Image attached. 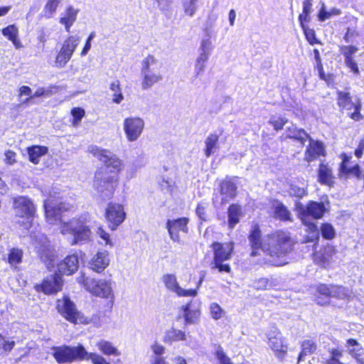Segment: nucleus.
<instances>
[{
  "instance_id": "obj_13",
  "label": "nucleus",
  "mask_w": 364,
  "mask_h": 364,
  "mask_svg": "<svg viewBox=\"0 0 364 364\" xmlns=\"http://www.w3.org/2000/svg\"><path fill=\"white\" fill-rule=\"evenodd\" d=\"M126 218V213L123 205L118 203H110L107 205L105 212V218L109 228L114 230L122 224Z\"/></svg>"
},
{
  "instance_id": "obj_16",
  "label": "nucleus",
  "mask_w": 364,
  "mask_h": 364,
  "mask_svg": "<svg viewBox=\"0 0 364 364\" xmlns=\"http://www.w3.org/2000/svg\"><path fill=\"white\" fill-rule=\"evenodd\" d=\"M237 177L227 176L219 183V191L223 203L233 199L237 196Z\"/></svg>"
},
{
  "instance_id": "obj_15",
  "label": "nucleus",
  "mask_w": 364,
  "mask_h": 364,
  "mask_svg": "<svg viewBox=\"0 0 364 364\" xmlns=\"http://www.w3.org/2000/svg\"><path fill=\"white\" fill-rule=\"evenodd\" d=\"M88 284L89 291L92 294L102 298L114 297L112 284L110 280L106 279H93L90 280Z\"/></svg>"
},
{
  "instance_id": "obj_11",
  "label": "nucleus",
  "mask_w": 364,
  "mask_h": 364,
  "mask_svg": "<svg viewBox=\"0 0 364 364\" xmlns=\"http://www.w3.org/2000/svg\"><path fill=\"white\" fill-rule=\"evenodd\" d=\"M145 123L139 117L125 118L123 122V129L128 141L134 142L138 140L144 129Z\"/></svg>"
},
{
  "instance_id": "obj_2",
  "label": "nucleus",
  "mask_w": 364,
  "mask_h": 364,
  "mask_svg": "<svg viewBox=\"0 0 364 364\" xmlns=\"http://www.w3.org/2000/svg\"><path fill=\"white\" fill-rule=\"evenodd\" d=\"M61 233L70 235L73 237L70 242L72 245H82L90 241L92 232L82 218H73L61 225Z\"/></svg>"
},
{
  "instance_id": "obj_39",
  "label": "nucleus",
  "mask_w": 364,
  "mask_h": 364,
  "mask_svg": "<svg viewBox=\"0 0 364 364\" xmlns=\"http://www.w3.org/2000/svg\"><path fill=\"white\" fill-rule=\"evenodd\" d=\"M219 136L216 134H209L205 140V155L210 157L214 151L218 149Z\"/></svg>"
},
{
  "instance_id": "obj_54",
  "label": "nucleus",
  "mask_w": 364,
  "mask_h": 364,
  "mask_svg": "<svg viewBox=\"0 0 364 364\" xmlns=\"http://www.w3.org/2000/svg\"><path fill=\"white\" fill-rule=\"evenodd\" d=\"M340 14V11L337 9H332L331 11H326L323 5L322 6L319 13L318 14V18L320 21H323L330 18L333 16H337Z\"/></svg>"
},
{
  "instance_id": "obj_19",
  "label": "nucleus",
  "mask_w": 364,
  "mask_h": 364,
  "mask_svg": "<svg viewBox=\"0 0 364 364\" xmlns=\"http://www.w3.org/2000/svg\"><path fill=\"white\" fill-rule=\"evenodd\" d=\"M41 237L43 244L40 247H36L37 252L47 268L51 270V268H53L57 262V257L53 252V250L49 247L46 237L44 235H42Z\"/></svg>"
},
{
  "instance_id": "obj_6",
  "label": "nucleus",
  "mask_w": 364,
  "mask_h": 364,
  "mask_svg": "<svg viewBox=\"0 0 364 364\" xmlns=\"http://www.w3.org/2000/svg\"><path fill=\"white\" fill-rule=\"evenodd\" d=\"M213 250L214 257L211 263V269H218L220 272H230L231 268L228 264L223 262L229 260L231 257L233 249V242L220 243L215 242L211 245Z\"/></svg>"
},
{
  "instance_id": "obj_26",
  "label": "nucleus",
  "mask_w": 364,
  "mask_h": 364,
  "mask_svg": "<svg viewBox=\"0 0 364 364\" xmlns=\"http://www.w3.org/2000/svg\"><path fill=\"white\" fill-rule=\"evenodd\" d=\"M261 230L257 225L253 227L249 235V241L252 248L251 256L255 257L257 255V251L262 250L263 252L264 238H261Z\"/></svg>"
},
{
  "instance_id": "obj_51",
  "label": "nucleus",
  "mask_w": 364,
  "mask_h": 364,
  "mask_svg": "<svg viewBox=\"0 0 364 364\" xmlns=\"http://www.w3.org/2000/svg\"><path fill=\"white\" fill-rule=\"evenodd\" d=\"M322 237L326 240H332L336 236V230L330 223H323L321 227Z\"/></svg>"
},
{
  "instance_id": "obj_59",
  "label": "nucleus",
  "mask_w": 364,
  "mask_h": 364,
  "mask_svg": "<svg viewBox=\"0 0 364 364\" xmlns=\"http://www.w3.org/2000/svg\"><path fill=\"white\" fill-rule=\"evenodd\" d=\"M85 360H90L93 364H110L105 358L94 353L87 352Z\"/></svg>"
},
{
  "instance_id": "obj_35",
  "label": "nucleus",
  "mask_w": 364,
  "mask_h": 364,
  "mask_svg": "<svg viewBox=\"0 0 364 364\" xmlns=\"http://www.w3.org/2000/svg\"><path fill=\"white\" fill-rule=\"evenodd\" d=\"M349 161V158L345 155L343 161L340 165V171L348 176H355L358 178H360L361 171L358 164H355L352 167H348L347 163Z\"/></svg>"
},
{
  "instance_id": "obj_47",
  "label": "nucleus",
  "mask_w": 364,
  "mask_h": 364,
  "mask_svg": "<svg viewBox=\"0 0 364 364\" xmlns=\"http://www.w3.org/2000/svg\"><path fill=\"white\" fill-rule=\"evenodd\" d=\"M79 9H75L73 6H69L65 11L60 23H73L76 21Z\"/></svg>"
},
{
  "instance_id": "obj_34",
  "label": "nucleus",
  "mask_w": 364,
  "mask_h": 364,
  "mask_svg": "<svg viewBox=\"0 0 364 364\" xmlns=\"http://www.w3.org/2000/svg\"><path fill=\"white\" fill-rule=\"evenodd\" d=\"M346 348L348 353L356 359L358 363L364 364V359L360 358L363 348L356 340L353 338L347 340Z\"/></svg>"
},
{
  "instance_id": "obj_61",
  "label": "nucleus",
  "mask_w": 364,
  "mask_h": 364,
  "mask_svg": "<svg viewBox=\"0 0 364 364\" xmlns=\"http://www.w3.org/2000/svg\"><path fill=\"white\" fill-rule=\"evenodd\" d=\"M210 314L215 320H218L222 317L223 311L221 307L216 303H213L210 306Z\"/></svg>"
},
{
  "instance_id": "obj_52",
  "label": "nucleus",
  "mask_w": 364,
  "mask_h": 364,
  "mask_svg": "<svg viewBox=\"0 0 364 364\" xmlns=\"http://www.w3.org/2000/svg\"><path fill=\"white\" fill-rule=\"evenodd\" d=\"M358 48L353 46H342L340 52L345 58V62L354 60L353 55L358 51Z\"/></svg>"
},
{
  "instance_id": "obj_37",
  "label": "nucleus",
  "mask_w": 364,
  "mask_h": 364,
  "mask_svg": "<svg viewBox=\"0 0 364 364\" xmlns=\"http://www.w3.org/2000/svg\"><path fill=\"white\" fill-rule=\"evenodd\" d=\"M318 181L325 185H329L332 181V171L327 164L321 163L318 171Z\"/></svg>"
},
{
  "instance_id": "obj_48",
  "label": "nucleus",
  "mask_w": 364,
  "mask_h": 364,
  "mask_svg": "<svg viewBox=\"0 0 364 364\" xmlns=\"http://www.w3.org/2000/svg\"><path fill=\"white\" fill-rule=\"evenodd\" d=\"M186 339V335L185 332L181 330L172 328L166 333V340L170 342L185 341Z\"/></svg>"
},
{
  "instance_id": "obj_17",
  "label": "nucleus",
  "mask_w": 364,
  "mask_h": 364,
  "mask_svg": "<svg viewBox=\"0 0 364 364\" xmlns=\"http://www.w3.org/2000/svg\"><path fill=\"white\" fill-rule=\"evenodd\" d=\"M162 281L166 287L175 292L178 296H196L197 295L196 289H184L181 288L178 282L176 275L173 274H164L162 277Z\"/></svg>"
},
{
  "instance_id": "obj_45",
  "label": "nucleus",
  "mask_w": 364,
  "mask_h": 364,
  "mask_svg": "<svg viewBox=\"0 0 364 364\" xmlns=\"http://www.w3.org/2000/svg\"><path fill=\"white\" fill-rule=\"evenodd\" d=\"M312 1L304 0L302 13L299 16V23L309 22L311 19L310 14L312 12Z\"/></svg>"
},
{
  "instance_id": "obj_24",
  "label": "nucleus",
  "mask_w": 364,
  "mask_h": 364,
  "mask_svg": "<svg viewBox=\"0 0 364 364\" xmlns=\"http://www.w3.org/2000/svg\"><path fill=\"white\" fill-rule=\"evenodd\" d=\"M309 144L305 151L304 160L310 163L320 156L325 155V149L321 141L314 140L311 136L308 139Z\"/></svg>"
},
{
  "instance_id": "obj_57",
  "label": "nucleus",
  "mask_w": 364,
  "mask_h": 364,
  "mask_svg": "<svg viewBox=\"0 0 364 364\" xmlns=\"http://www.w3.org/2000/svg\"><path fill=\"white\" fill-rule=\"evenodd\" d=\"M71 58L64 50H60L56 56L55 64L58 68H63Z\"/></svg>"
},
{
  "instance_id": "obj_10",
  "label": "nucleus",
  "mask_w": 364,
  "mask_h": 364,
  "mask_svg": "<svg viewBox=\"0 0 364 364\" xmlns=\"http://www.w3.org/2000/svg\"><path fill=\"white\" fill-rule=\"evenodd\" d=\"M337 95V103L340 108L349 111L354 109L353 112L348 113L349 117L352 119L360 121L363 118V116L360 114L362 105L358 97L353 102L349 92L338 91Z\"/></svg>"
},
{
  "instance_id": "obj_58",
  "label": "nucleus",
  "mask_w": 364,
  "mask_h": 364,
  "mask_svg": "<svg viewBox=\"0 0 364 364\" xmlns=\"http://www.w3.org/2000/svg\"><path fill=\"white\" fill-rule=\"evenodd\" d=\"M208 208V204L205 203H200L196 208V213L198 218L201 221L208 220V215L206 213V209Z\"/></svg>"
},
{
  "instance_id": "obj_3",
  "label": "nucleus",
  "mask_w": 364,
  "mask_h": 364,
  "mask_svg": "<svg viewBox=\"0 0 364 364\" xmlns=\"http://www.w3.org/2000/svg\"><path fill=\"white\" fill-rule=\"evenodd\" d=\"M161 69V63L152 55H149L142 60L141 69L142 90H149L154 84L163 80Z\"/></svg>"
},
{
  "instance_id": "obj_44",
  "label": "nucleus",
  "mask_w": 364,
  "mask_h": 364,
  "mask_svg": "<svg viewBox=\"0 0 364 364\" xmlns=\"http://www.w3.org/2000/svg\"><path fill=\"white\" fill-rule=\"evenodd\" d=\"M23 251L18 248H11L8 255V262L11 267H16L22 262Z\"/></svg>"
},
{
  "instance_id": "obj_41",
  "label": "nucleus",
  "mask_w": 364,
  "mask_h": 364,
  "mask_svg": "<svg viewBox=\"0 0 364 364\" xmlns=\"http://www.w3.org/2000/svg\"><path fill=\"white\" fill-rule=\"evenodd\" d=\"M109 90L112 92V102L116 104L121 103L124 100V95L122 92V88L119 80L113 81L109 85Z\"/></svg>"
},
{
  "instance_id": "obj_63",
  "label": "nucleus",
  "mask_w": 364,
  "mask_h": 364,
  "mask_svg": "<svg viewBox=\"0 0 364 364\" xmlns=\"http://www.w3.org/2000/svg\"><path fill=\"white\" fill-rule=\"evenodd\" d=\"M71 114L74 118V124L77 123L85 115V111L82 108L75 107L71 110Z\"/></svg>"
},
{
  "instance_id": "obj_40",
  "label": "nucleus",
  "mask_w": 364,
  "mask_h": 364,
  "mask_svg": "<svg viewBox=\"0 0 364 364\" xmlns=\"http://www.w3.org/2000/svg\"><path fill=\"white\" fill-rule=\"evenodd\" d=\"M61 3L62 0H48L43 7V16L47 18L54 16L58 7L61 4Z\"/></svg>"
},
{
  "instance_id": "obj_8",
  "label": "nucleus",
  "mask_w": 364,
  "mask_h": 364,
  "mask_svg": "<svg viewBox=\"0 0 364 364\" xmlns=\"http://www.w3.org/2000/svg\"><path fill=\"white\" fill-rule=\"evenodd\" d=\"M58 311L70 323L75 324H88L90 323L91 319L78 311L75 304L68 297L65 296L62 301L58 300Z\"/></svg>"
},
{
  "instance_id": "obj_38",
  "label": "nucleus",
  "mask_w": 364,
  "mask_h": 364,
  "mask_svg": "<svg viewBox=\"0 0 364 364\" xmlns=\"http://www.w3.org/2000/svg\"><path fill=\"white\" fill-rule=\"evenodd\" d=\"M48 151V148L46 146H33L28 149V154L30 161L37 164L39 162L40 158L45 155Z\"/></svg>"
},
{
  "instance_id": "obj_1",
  "label": "nucleus",
  "mask_w": 364,
  "mask_h": 364,
  "mask_svg": "<svg viewBox=\"0 0 364 364\" xmlns=\"http://www.w3.org/2000/svg\"><path fill=\"white\" fill-rule=\"evenodd\" d=\"M293 245L294 241L287 232L279 230L266 235L263 244L265 262L273 266L284 264V257L291 251Z\"/></svg>"
},
{
  "instance_id": "obj_20",
  "label": "nucleus",
  "mask_w": 364,
  "mask_h": 364,
  "mask_svg": "<svg viewBox=\"0 0 364 364\" xmlns=\"http://www.w3.org/2000/svg\"><path fill=\"white\" fill-rule=\"evenodd\" d=\"M45 213L48 222L50 224H54L57 221L61 220L62 213L67 211L70 208L68 203H60L55 206H50L48 203H44Z\"/></svg>"
},
{
  "instance_id": "obj_64",
  "label": "nucleus",
  "mask_w": 364,
  "mask_h": 364,
  "mask_svg": "<svg viewBox=\"0 0 364 364\" xmlns=\"http://www.w3.org/2000/svg\"><path fill=\"white\" fill-rule=\"evenodd\" d=\"M95 37V33L92 32L90 34V36H88V38L86 41V43L82 48V50L81 52L82 56H85L87 55V53H88V51L90 50V49L91 48V41L94 39Z\"/></svg>"
},
{
  "instance_id": "obj_56",
  "label": "nucleus",
  "mask_w": 364,
  "mask_h": 364,
  "mask_svg": "<svg viewBox=\"0 0 364 364\" xmlns=\"http://www.w3.org/2000/svg\"><path fill=\"white\" fill-rule=\"evenodd\" d=\"M252 287L257 290L269 289L272 287V284L267 278H260L254 281Z\"/></svg>"
},
{
  "instance_id": "obj_23",
  "label": "nucleus",
  "mask_w": 364,
  "mask_h": 364,
  "mask_svg": "<svg viewBox=\"0 0 364 364\" xmlns=\"http://www.w3.org/2000/svg\"><path fill=\"white\" fill-rule=\"evenodd\" d=\"M79 266V259L77 255H68L63 261L57 264V272L60 275H70L73 274Z\"/></svg>"
},
{
  "instance_id": "obj_9",
  "label": "nucleus",
  "mask_w": 364,
  "mask_h": 364,
  "mask_svg": "<svg viewBox=\"0 0 364 364\" xmlns=\"http://www.w3.org/2000/svg\"><path fill=\"white\" fill-rule=\"evenodd\" d=\"M295 209L298 213L299 218L304 224L309 216L312 217L314 219H320L327 210L323 202L314 200L309 201L306 205L297 202L295 205Z\"/></svg>"
},
{
  "instance_id": "obj_50",
  "label": "nucleus",
  "mask_w": 364,
  "mask_h": 364,
  "mask_svg": "<svg viewBox=\"0 0 364 364\" xmlns=\"http://www.w3.org/2000/svg\"><path fill=\"white\" fill-rule=\"evenodd\" d=\"M198 0H181L183 11L186 15L192 16L198 9Z\"/></svg>"
},
{
  "instance_id": "obj_14",
  "label": "nucleus",
  "mask_w": 364,
  "mask_h": 364,
  "mask_svg": "<svg viewBox=\"0 0 364 364\" xmlns=\"http://www.w3.org/2000/svg\"><path fill=\"white\" fill-rule=\"evenodd\" d=\"M188 218L186 217L166 221V228L168 230L169 237L173 242L181 244V240L179 236V232L187 233L188 232Z\"/></svg>"
},
{
  "instance_id": "obj_22",
  "label": "nucleus",
  "mask_w": 364,
  "mask_h": 364,
  "mask_svg": "<svg viewBox=\"0 0 364 364\" xmlns=\"http://www.w3.org/2000/svg\"><path fill=\"white\" fill-rule=\"evenodd\" d=\"M63 286L61 275L55 272L53 275L47 277L43 282L40 288L46 294H53L60 291Z\"/></svg>"
},
{
  "instance_id": "obj_36",
  "label": "nucleus",
  "mask_w": 364,
  "mask_h": 364,
  "mask_svg": "<svg viewBox=\"0 0 364 364\" xmlns=\"http://www.w3.org/2000/svg\"><path fill=\"white\" fill-rule=\"evenodd\" d=\"M2 33L4 36L7 37L9 40L11 41L16 49L21 48L22 44L18 39V28L15 24H11L2 30Z\"/></svg>"
},
{
  "instance_id": "obj_29",
  "label": "nucleus",
  "mask_w": 364,
  "mask_h": 364,
  "mask_svg": "<svg viewBox=\"0 0 364 364\" xmlns=\"http://www.w3.org/2000/svg\"><path fill=\"white\" fill-rule=\"evenodd\" d=\"M287 192L291 197L302 198L308 194V184L304 181H293L289 184Z\"/></svg>"
},
{
  "instance_id": "obj_12",
  "label": "nucleus",
  "mask_w": 364,
  "mask_h": 364,
  "mask_svg": "<svg viewBox=\"0 0 364 364\" xmlns=\"http://www.w3.org/2000/svg\"><path fill=\"white\" fill-rule=\"evenodd\" d=\"M14 208L17 217L26 218V228L31 225L30 220L35 214V207L32 201L24 196H21L14 199Z\"/></svg>"
},
{
  "instance_id": "obj_5",
  "label": "nucleus",
  "mask_w": 364,
  "mask_h": 364,
  "mask_svg": "<svg viewBox=\"0 0 364 364\" xmlns=\"http://www.w3.org/2000/svg\"><path fill=\"white\" fill-rule=\"evenodd\" d=\"M52 355L59 364L72 363L76 360H83L87 355V351L83 346H70L63 345L51 348Z\"/></svg>"
},
{
  "instance_id": "obj_55",
  "label": "nucleus",
  "mask_w": 364,
  "mask_h": 364,
  "mask_svg": "<svg viewBox=\"0 0 364 364\" xmlns=\"http://www.w3.org/2000/svg\"><path fill=\"white\" fill-rule=\"evenodd\" d=\"M343 353L341 350L333 348L329 352V358L326 360V364H341L339 359L342 357Z\"/></svg>"
},
{
  "instance_id": "obj_49",
  "label": "nucleus",
  "mask_w": 364,
  "mask_h": 364,
  "mask_svg": "<svg viewBox=\"0 0 364 364\" xmlns=\"http://www.w3.org/2000/svg\"><path fill=\"white\" fill-rule=\"evenodd\" d=\"M302 30L304 31V33L305 35V38L306 41L309 43L311 45L314 44H321V41L316 37V33L315 31L312 28H310L309 27V24H300Z\"/></svg>"
},
{
  "instance_id": "obj_53",
  "label": "nucleus",
  "mask_w": 364,
  "mask_h": 364,
  "mask_svg": "<svg viewBox=\"0 0 364 364\" xmlns=\"http://www.w3.org/2000/svg\"><path fill=\"white\" fill-rule=\"evenodd\" d=\"M288 119L283 117L272 116L269 120V123L272 125L275 130H281L287 123Z\"/></svg>"
},
{
  "instance_id": "obj_62",
  "label": "nucleus",
  "mask_w": 364,
  "mask_h": 364,
  "mask_svg": "<svg viewBox=\"0 0 364 364\" xmlns=\"http://www.w3.org/2000/svg\"><path fill=\"white\" fill-rule=\"evenodd\" d=\"M97 234L105 241V244L106 245H109L110 247L113 246V244L109 238V233L106 232V231L102 227H99L97 228Z\"/></svg>"
},
{
  "instance_id": "obj_60",
  "label": "nucleus",
  "mask_w": 364,
  "mask_h": 364,
  "mask_svg": "<svg viewBox=\"0 0 364 364\" xmlns=\"http://www.w3.org/2000/svg\"><path fill=\"white\" fill-rule=\"evenodd\" d=\"M215 356L220 364H232L230 358L224 353L221 346L218 347Z\"/></svg>"
},
{
  "instance_id": "obj_32",
  "label": "nucleus",
  "mask_w": 364,
  "mask_h": 364,
  "mask_svg": "<svg viewBox=\"0 0 364 364\" xmlns=\"http://www.w3.org/2000/svg\"><path fill=\"white\" fill-rule=\"evenodd\" d=\"M309 136V134H307L304 129L297 128L294 125H291L286 129L287 138L294 139L302 145L305 144Z\"/></svg>"
},
{
  "instance_id": "obj_46",
  "label": "nucleus",
  "mask_w": 364,
  "mask_h": 364,
  "mask_svg": "<svg viewBox=\"0 0 364 364\" xmlns=\"http://www.w3.org/2000/svg\"><path fill=\"white\" fill-rule=\"evenodd\" d=\"M98 348L105 355H119V353L117 348L112 346V344L107 341L102 340L97 343Z\"/></svg>"
},
{
  "instance_id": "obj_31",
  "label": "nucleus",
  "mask_w": 364,
  "mask_h": 364,
  "mask_svg": "<svg viewBox=\"0 0 364 364\" xmlns=\"http://www.w3.org/2000/svg\"><path fill=\"white\" fill-rule=\"evenodd\" d=\"M242 215V207L237 203L231 204L228 209V222L230 229H233Z\"/></svg>"
},
{
  "instance_id": "obj_27",
  "label": "nucleus",
  "mask_w": 364,
  "mask_h": 364,
  "mask_svg": "<svg viewBox=\"0 0 364 364\" xmlns=\"http://www.w3.org/2000/svg\"><path fill=\"white\" fill-rule=\"evenodd\" d=\"M334 252L332 247H325L314 253V262L322 267H326L329 265Z\"/></svg>"
},
{
  "instance_id": "obj_33",
  "label": "nucleus",
  "mask_w": 364,
  "mask_h": 364,
  "mask_svg": "<svg viewBox=\"0 0 364 364\" xmlns=\"http://www.w3.org/2000/svg\"><path fill=\"white\" fill-rule=\"evenodd\" d=\"M213 48L214 46L209 38H203L198 48V55L196 60L206 63Z\"/></svg>"
},
{
  "instance_id": "obj_21",
  "label": "nucleus",
  "mask_w": 364,
  "mask_h": 364,
  "mask_svg": "<svg viewBox=\"0 0 364 364\" xmlns=\"http://www.w3.org/2000/svg\"><path fill=\"white\" fill-rule=\"evenodd\" d=\"M317 289L321 294L341 299L348 297L350 294L349 290L343 286L321 284Z\"/></svg>"
},
{
  "instance_id": "obj_30",
  "label": "nucleus",
  "mask_w": 364,
  "mask_h": 364,
  "mask_svg": "<svg viewBox=\"0 0 364 364\" xmlns=\"http://www.w3.org/2000/svg\"><path fill=\"white\" fill-rule=\"evenodd\" d=\"M274 209V217L281 221L293 222L291 213L287 207L281 201L276 200L272 205Z\"/></svg>"
},
{
  "instance_id": "obj_4",
  "label": "nucleus",
  "mask_w": 364,
  "mask_h": 364,
  "mask_svg": "<svg viewBox=\"0 0 364 364\" xmlns=\"http://www.w3.org/2000/svg\"><path fill=\"white\" fill-rule=\"evenodd\" d=\"M119 178L116 174H110L106 169H98L95 175L93 187L103 199L112 197L117 187Z\"/></svg>"
},
{
  "instance_id": "obj_18",
  "label": "nucleus",
  "mask_w": 364,
  "mask_h": 364,
  "mask_svg": "<svg viewBox=\"0 0 364 364\" xmlns=\"http://www.w3.org/2000/svg\"><path fill=\"white\" fill-rule=\"evenodd\" d=\"M268 344L277 353L279 358H283L287 351V346L284 344L281 333L276 328L271 330L268 334Z\"/></svg>"
},
{
  "instance_id": "obj_7",
  "label": "nucleus",
  "mask_w": 364,
  "mask_h": 364,
  "mask_svg": "<svg viewBox=\"0 0 364 364\" xmlns=\"http://www.w3.org/2000/svg\"><path fill=\"white\" fill-rule=\"evenodd\" d=\"M89 151L105 164V167L100 169H106L110 174H116L118 176V173L123 168V162L117 155L96 146H90Z\"/></svg>"
},
{
  "instance_id": "obj_28",
  "label": "nucleus",
  "mask_w": 364,
  "mask_h": 364,
  "mask_svg": "<svg viewBox=\"0 0 364 364\" xmlns=\"http://www.w3.org/2000/svg\"><path fill=\"white\" fill-rule=\"evenodd\" d=\"M181 309L183 311V317L186 325L194 324L197 322L200 316V310L198 308L193 306L192 302L182 306Z\"/></svg>"
},
{
  "instance_id": "obj_42",
  "label": "nucleus",
  "mask_w": 364,
  "mask_h": 364,
  "mask_svg": "<svg viewBox=\"0 0 364 364\" xmlns=\"http://www.w3.org/2000/svg\"><path fill=\"white\" fill-rule=\"evenodd\" d=\"M80 43V38L77 36H70L64 41L60 50H64L66 54L72 57L74 50Z\"/></svg>"
},
{
  "instance_id": "obj_25",
  "label": "nucleus",
  "mask_w": 364,
  "mask_h": 364,
  "mask_svg": "<svg viewBox=\"0 0 364 364\" xmlns=\"http://www.w3.org/2000/svg\"><path fill=\"white\" fill-rule=\"evenodd\" d=\"M109 264V254L107 251L98 252L90 259L89 267L96 272H102Z\"/></svg>"
},
{
  "instance_id": "obj_43",
  "label": "nucleus",
  "mask_w": 364,
  "mask_h": 364,
  "mask_svg": "<svg viewBox=\"0 0 364 364\" xmlns=\"http://www.w3.org/2000/svg\"><path fill=\"white\" fill-rule=\"evenodd\" d=\"M301 352L298 357V363L302 361L306 355L314 353L316 349V343L311 340H305L301 343Z\"/></svg>"
}]
</instances>
